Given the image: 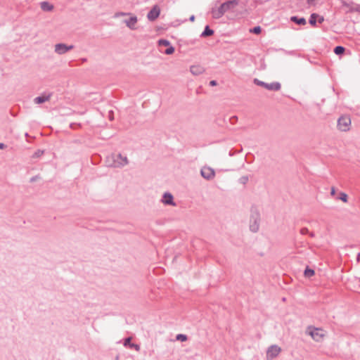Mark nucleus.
Masks as SVG:
<instances>
[{
  "mask_svg": "<svg viewBox=\"0 0 360 360\" xmlns=\"http://www.w3.org/2000/svg\"><path fill=\"white\" fill-rule=\"evenodd\" d=\"M255 84L257 85L264 87L265 89L271 91H278L281 89V84L279 82H272L270 84L265 83L257 79H254Z\"/></svg>",
  "mask_w": 360,
  "mask_h": 360,
  "instance_id": "423d86ee",
  "label": "nucleus"
},
{
  "mask_svg": "<svg viewBox=\"0 0 360 360\" xmlns=\"http://www.w3.org/2000/svg\"><path fill=\"white\" fill-rule=\"evenodd\" d=\"M334 200H341L342 202H347L348 200V195L347 193L338 191L337 195L333 198Z\"/></svg>",
  "mask_w": 360,
  "mask_h": 360,
  "instance_id": "f8f14e48",
  "label": "nucleus"
},
{
  "mask_svg": "<svg viewBox=\"0 0 360 360\" xmlns=\"http://www.w3.org/2000/svg\"><path fill=\"white\" fill-rule=\"evenodd\" d=\"M338 190L335 189L334 187H332L330 188V195L333 197V198H335V196L337 195V193H338Z\"/></svg>",
  "mask_w": 360,
  "mask_h": 360,
  "instance_id": "b1692460",
  "label": "nucleus"
},
{
  "mask_svg": "<svg viewBox=\"0 0 360 360\" xmlns=\"http://www.w3.org/2000/svg\"><path fill=\"white\" fill-rule=\"evenodd\" d=\"M106 164L109 167H123L129 164L128 158L121 153H112L106 158Z\"/></svg>",
  "mask_w": 360,
  "mask_h": 360,
  "instance_id": "f257e3e1",
  "label": "nucleus"
},
{
  "mask_svg": "<svg viewBox=\"0 0 360 360\" xmlns=\"http://www.w3.org/2000/svg\"><path fill=\"white\" fill-rule=\"evenodd\" d=\"M200 174L202 176L207 180H211L215 176L214 170L210 167H203L201 169Z\"/></svg>",
  "mask_w": 360,
  "mask_h": 360,
  "instance_id": "6e6552de",
  "label": "nucleus"
},
{
  "mask_svg": "<svg viewBox=\"0 0 360 360\" xmlns=\"http://www.w3.org/2000/svg\"><path fill=\"white\" fill-rule=\"evenodd\" d=\"M239 181H240V182L241 184H246L248 182V177L246 176H242V177L240 178Z\"/></svg>",
  "mask_w": 360,
  "mask_h": 360,
  "instance_id": "393cba45",
  "label": "nucleus"
},
{
  "mask_svg": "<svg viewBox=\"0 0 360 360\" xmlns=\"http://www.w3.org/2000/svg\"><path fill=\"white\" fill-rule=\"evenodd\" d=\"M39 179V177L38 176H33V177H32L30 179V181L31 182H34V181H37Z\"/></svg>",
  "mask_w": 360,
  "mask_h": 360,
  "instance_id": "473e14b6",
  "label": "nucleus"
},
{
  "mask_svg": "<svg viewBox=\"0 0 360 360\" xmlns=\"http://www.w3.org/2000/svg\"><path fill=\"white\" fill-rule=\"evenodd\" d=\"M130 342H131V338H127V339L125 340L124 345L125 346H127V345H129V346H130V345H131V344H130Z\"/></svg>",
  "mask_w": 360,
  "mask_h": 360,
  "instance_id": "c85d7f7f",
  "label": "nucleus"
},
{
  "mask_svg": "<svg viewBox=\"0 0 360 360\" xmlns=\"http://www.w3.org/2000/svg\"><path fill=\"white\" fill-rule=\"evenodd\" d=\"M314 271L309 268H306L304 273L305 277H311L314 275Z\"/></svg>",
  "mask_w": 360,
  "mask_h": 360,
  "instance_id": "a211bd4d",
  "label": "nucleus"
},
{
  "mask_svg": "<svg viewBox=\"0 0 360 360\" xmlns=\"http://www.w3.org/2000/svg\"><path fill=\"white\" fill-rule=\"evenodd\" d=\"M176 340H179V341H181V342H185V341L187 340V337L185 335L179 334V335H176Z\"/></svg>",
  "mask_w": 360,
  "mask_h": 360,
  "instance_id": "4be33fe9",
  "label": "nucleus"
},
{
  "mask_svg": "<svg viewBox=\"0 0 360 360\" xmlns=\"http://www.w3.org/2000/svg\"><path fill=\"white\" fill-rule=\"evenodd\" d=\"M237 0H231L223 3L219 8L212 10V17L215 19L220 18L227 11L237 6Z\"/></svg>",
  "mask_w": 360,
  "mask_h": 360,
  "instance_id": "f03ea898",
  "label": "nucleus"
},
{
  "mask_svg": "<svg viewBox=\"0 0 360 360\" xmlns=\"http://www.w3.org/2000/svg\"><path fill=\"white\" fill-rule=\"evenodd\" d=\"M174 52V48L172 46H169L165 51V53L167 55H171Z\"/></svg>",
  "mask_w": 360,
  "mask_h": 360,
  "instance_id": "5701e85b",
  "label": "nucleus"
},
{
  "mask_svg": "<svg viewBox=\"0 0 360 360\" xmlns=\"http://www.w3.org/2000/svg\"><path fill=\"white\" fill-rule=\"evenodd\" d=\"M205 71V68L200 65H193L190 67V72L193 75H200Z\"/></svg>",
  "mask_w": 360,
  "mask_h": 360,
  "instance_id": "9b49d317",
  "label": "nucleus"
},
{
  "mask_svg": "<svg viewBox=\"0 0 360 360\" xmlns=\"http://www.w3.org/2000/svg\"><path fill=\"white\" fill-rule=\"evenodd\" d=\"M291 20L296 22L298 25H305L306 24V20L304 18H298L296 16H292L291 18Z\"/></svg>",
  "mask_w": 360,
  "mask_h": 360,
  "instance_id": "f3484780",
  "label": "nucleus"
},
{
  "mask_svg": "<svg viewBox=\"0 0 360 360\" xmlns=\"http://www.w3.org/2000/svg\"><path fill=\"white\" fill-rule=\"evenodd\" d=\"M73 45H66L65 44L59 43L54 46V51L58 55H63L69 51L73 49Z\"/></svg>",
  "mask_w": 360,
  "mask_h": 360,
  "instance_id": "0eeeda50",
  "label": "nucleus"
},
{
  "mask_svg": "<svg viewBox=\"0 0 360 360\" xmlns=\"http://www.w3.org/2000/svg\"><path fill=\"white\" fill-rule=\"evenodd\" d=\"M174 197L169 192L163 193L160 202H173Z\"/></svg>",
  "mask_w": 360,
  "mask_h": 360,
  "instance_id": "ddd939ff",
  "label": "nucleus"
},
{
  "mask_svg": "<svg viewBox=\"0 0 360 360\" xmlns=\"http://www.w3.org/2000/svg\"><path fill=\"white\" fill-rule=\"evenodd\" d=\"M138 19L137 17L135 15H131L130 18L124 19L123 20V22L130 29V30H135L136 29V25L137 23Z\"/></svg>",
  "mask_w": 360,
  "mask_h": 360,
  "instance_id": "9d476101",
  "label": "nucleus"
},
{
  "mask_svg": "<svg viewBox=\"0 0 360 360\" xmlns=\"http://www.w3.org/2000/svg\"><path fill=\"white\" fill-rule=\"evenodd\" d=\"M252 32L255 34H259L261 32V27L259 26L255 27Z\"/></svg>",
  "mask_w": 360,
  "mask_h": 360,
  "instance_id": "cd10ccee",
  "label": "nucleus"
},
{
  "mask_svg": "<svg viewBox=\"0 0 360 360\" xmlns=\"http://www.w3.org/2000/svg\"><path fill=\"white\" fill-rule=\"evenodd\" d=\"M231 119H233V120H236L237 119L236 117H233Z\"/></svg>",
  "mask_w": 360,
  "mask_h": 360,
  "instance_id": "4c0bfd02",
  "label": "nucleus"
},
{
  "mask_svg": "<svg viewBox=\"0 0 360 360\" xmlns=\"http://www.w3.org/2000/svg\"><path fill=\"white\" fill-rule=\"evenodd\" d=\"M281 351V347L276 345L270 346L266 351V360H273L280 354Z\"/></svg>",
  "mask_w": 360,
  "mask_h": 360,
  "instance_id": "39448f33",
  "label": "nucleus"
},
{
  "mask_svg": "<svg viewBox=\"0 0 360 360\" xmlns=\"http://www.w3.org/2000/svg\"><path fill=\"white\" fill-rule=\"evenodd\" d=\"M194 20H195V16H194V15H191V16L190 17V20H191V22H193V21H194Z\"/></svg>",
  "mask_w": 360,
  "mask_h": 360,
  "instance_id": "f704fd0d",
  "label": "nucleus"
},
{
  "mask_svg": "<svg viewBox=\"0 0 360 360\" xmlns=\"http://www.w3.org/2000/svg\"><path fill=\"white\" fill-rule=\"evenodd\" d=\"M217 84V82L215 80H212L210 82V85L212 86H216Z\"/></svg>",
  "mask_w": 360,
  "mask_h": 360,
  "instance_id": "2f4dec72",
  "label": "nucleus"
},
{
  "mask_svg": "<svg viewBox=\"0 0 360 360\" xmlns=\"http://www.w3.org/2000/svg\"><path fill=\"white\" fill-rule=\"evenodd\" d=\"M231 119H233V120H236L237 119L236 117H233Z\"/></svg>",
  "mask_w": 360,
  "mask_h": 360,
  "instance_id": "e433bc0d",
  "label": "nucleus"
},
{
  "mask_svg": "<svg viewBox=\"0 0 360 360\" xmlns=\"http://www.w3.org/2000/svg\"><path fill=\"white\" fill-rule=\"evenodd\" d=\"M214 33V31L210 28L208 25H207L205 28V30L202 32L201 37H205L207 36H211Z\"/></svg>",
  "mask_w": 360,
  "mask_h": 360,
  "instance_id": "dca6fc26",
  "label": "nucleus"
},
{
  "mask_svg": "<svg viewBox=\"0 0 360 360\" xmlns=\"http://www.w3.org/2000/svg\"><path fill=\"white\" fill-rule=\"evenodd\" d=\"M160 13V9L158 6H154L153 8L148 12L147 18L150 21H154L158 18Z\"/></svg>",
  "mask_w": 360,
  "mask_h": 360,
  "instance_id": "1a4fd4ad",
  "label": "nucleus"
},
{
  "mask_svg": "<svg viewBox=\"0 0 360 360\" xmlns=\"http://www.w3.org/2000/svg\"><path fill=\"white\" fill-rule=\"evenodd\" d=\"M44 153V151L43 150H37V152L34 153L33 157L34 158H39L40 156H41Z\"/></svg>",
  "mask_w": 360,
  "mask_h": 360,
  "instance_id": "bb28decb",
  "label": "nucleus"
},
{
  "mask_svg": "<svg viewBox=\"0 0 360 360\" xmlns=\"http://www.w3.org/2000/svg\"><path fill=\"white\" fill-rule=\"evenodd\" d=\"M129 15V13H117L115 15V17L117 18L119 16H122V15Z\"/></svg>",
  "mask_w": 360,
  "mask_h": 360,
  "instance_id": "c756f323",
  "label": "nucleus"
},
{
  "mask_svg": "<svg viewBox=\"0 0 360 360\" xmlns=\"http://www.w3.org/2000/svg\"><path fill=\"white\" fill-rule=\"evenodd\" d=\"M40 7L44 11H51L53 9V6L48 1L41 2Z\"/></svg>",
  "mask_w": 360,
  "mask_h": 360,
  "instance_id": "4468645a",
  "label": "nucleus"
},
{
  "mask_svg": "<svg viewBox=\"0 0 360 360\" xmlns=\"http://www.w3.org/2000/svg\"><path fill=\"white\" fill-rule=\"evenodd\" d=\"M158 44L160 46H170V42L167 40V39H160L158 41Z\"/></svg>",
  "mask_w": 360,
  "mask_h": 360,
  "instance_id": "412c9836",
  "label": "nucleus"
},
{
  "mask_svg": "<svg viewBox=\"0 0 360 360\" xmlns=\"http://www.w3.org/2000/svg\"><path fill=\"white\" fill-rule=\"evenodd\" d=\"M130 347L134 348L136 351L140 349V347L138 345L131 344L130 345Z\"/></svg>",
  "mask_w": 360,
  "mask_h": 360,
  "instance_id": "7c9ffc66",
  "label": "nucleus"
},
{
  "mask_svg": "<svg viewBox=\"0 0 360 360\" xmlns=\"http://www.w3.org/2000/svg\"><path fill=\"white\" fill-rule=\"evenodd\" d=\"M351 127V119L348 116H341L338 120V128L341 131H347Z\"/></svg>",
  "mask_w": 360,
  "mask_h": 360,
  "instance_id": "20e7f679",
  "label": "nucleus"
},
{
  "mask_svg": "<svg viewBox=\"0 0 360 360\" xmlns=\"http://www.w3.org/2000/svg\"><path fill=\"white\" fill-rule=\"evenodd\" d=\"M345 51V48L342 47V46H338L335 48L334 49V52L335 54L337 55H340V54H342Z\"/></svg>",
  "mask_w": 360,
  "mask_h": 360,
  "instance_id": "6ab92c4d",
  "label": "nucleus"
},
{
  "mask_svg": "<svg viewBox=\"0 0 360 360\" xmlns=\"http://www.w3.org/2000/svg\"><path fill=\"white\" fill-rule=\"evenodd\" d=\"M317 16H318V15H316V13H313V14L311 15L310 19H309V23L311 25H316V18Z\"/></svg>",
  "mask_w": 360,
  "mask_h": 360,
  "instance_id": "aec40b11",
  "label": "nucleus"
},
{
  "mask_svg": "<svg viewBox=\"0 0 360 360\" xmlns=\"http://www.w3.org/2000/svg\"><path fill=\"white\" fill-rule=\"evenodd\" d=\"M307 333L316 342L322 341L326 336V332L323 329L318 328L309 327Z\"/></svg>",
  "mask_w": 360,
  "mask_h": 360,
  "instance_id": "7ed1b4c3",
  "label": "nucleus"
},
{
  "mask_svg": "<svg viewBox=\"0 0 360 360\" xmlns=\"http://www.w3.org/2000/svg\"><path fill=\"white\" fill-rule=\"evenodd\" d=\"M6 147L5 144L3 143H0V148L4 149Z\"/></svg>",
  "mask_w": 360,
  "mask_h": 360,
  "instance_id": "72a5a7b5",
  "label": "nucleus"
},
{
  "mask_svg": "<svg viewBox=\"0 0 360 360\" xmlns=\"http://www.w3.org/2000/svg\"><path fill=\"white\" fill-rule=\"evenodd\" d=\"M49 99H50V95H49V96L42 95V96L36 97L34 99V102L36 104H41V103H43L46 101H49Z\"/></svg>",
  "mask_w": 360,
  "mask_h": 360,
  "instance_id": "2eb2a0df",
  "label": "nucleus"
},
{
  "mask_svg": "<svg viewBox=\"0 0 360 360\" xmlns=\"http://www.w3.org/2000/svg\"><path fill=\"white\" fill-rule=\"evenodd\" d=\"M250 229L252 231L256 232L259 229V226H258L257 223L255 222V224L253 225L250 226Z\"/></svg>",
  "mask_w": 360,
  "mask_h": 360,
  "instance_id": "a878e982",
  "label": "nucleus"
},
{
  "mask_svg": "<svg viewBox=\"0 0 360 360\" xmlns=\"http://www.w3.org/2000/svg\"><path fill=\"white\" fill-rule=\"evenodd\" d=\"M319 21V22H321L322 21H323V17L320 18Z\"/></svg>",
  "mask_w": 360,
  "mask_h": 360,
  "instance_id": "c9c22d12",
  "label": "nucleus"
}]
</instances>
